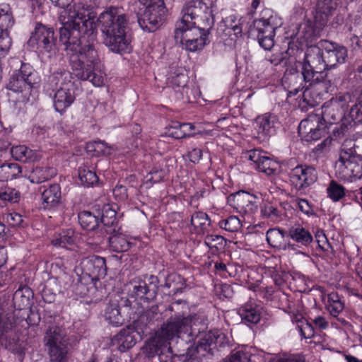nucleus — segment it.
<instances>
[{
	"label": "nucleus",
	"mask_w": 362,
	"mask_h": 362,
	"mask_svg": "<svg viewBox=\"0 0 362 362\" xmlns=\"http://www.w3.org/2000/svg\"><path fill=\"white\" fill-rule=\"evenodd\" d=\"M95 17L92 8L82 2L68 5L65 15L62 16L63 26L59 30V40L70 57L72 73L64 71L52 76L60 83L53 96L54 107L59 113L64 112L76 98L72 74L80 80L90 81L96 87L105 84L106 75L94 48Z\"/></svg>",
	"instance_id": "f257e3e1"
},
{
	"label": "nucleus",
	"mask_w": 362,
	"mask_h": 362,
	"mask_svg": "<svg viewBox=\"0 0 362 362\" xmlns=\"http://www.w3.org/2000/svg\"><path fill=\"white\" fill-rule=\"evenodd\" d=\"M103 43L115 53H128L132 50V40L127 32L128 20L122 11L110 6L98 18Z\"/></svg>",
	"instance_id": "f03ea898"
},
{
	"label": "nucleus",
	"mask_w": 362,
	"mask_h": 362,
	"mask_svg": "<svg viewBox=\"0 0 362 362\" xmlns=\"http://www.w3.org/2000/svg\"><path fill=\"white\" fill-rule=\"evenodd\" d=\"M192 317L184 314H177L171 317L169 321L164 325L160 330L157 332L155 336L151 339L144 346L143 351L148 357H153L158 354L160 362L165 353L171 358V348L169 346V341L173 338L180 337L182 332H187L191 327Z\"/></svg>",
	"instance_id": "7ed1b4c3"
},
{
	"label": "nucleus",
	"mask_w": 362,
	"mask_h": 362,
	"mask_svg": "<svg viewBox=\"0 0 362 362\" xmlns=\"http://www.w3.org/2000/svg\"><path fill=\"white\" fill-rule=\"evenodd\" d=\"M216 0H189L181 10L180 20L177 26H197L207 31L214 25V11Z\"/></svg>",
	"instance_id": "20e7f679"
},
{
	"label": "nucleus",
	"mask_w": 362,
	"mask_h": 362,
	"mask_svg": "<svg viewBox=\"0 0 362 362\" xmlns=\"http://www.w3.org/2000/svg\"><path fill=\"white\" fill-rule=\"evenodd\" d=\"M351 139L342 144L338 160L335 162L336 175L344 181L353 182L362 177V162Z\"/></svg>",
	"instance_id": "39448f33"
},
{
	"label": "nucleus",
	"mask_w": 362,
	"mask_h": 362,
	"mask_svg": "<svg viewBox=\"0 0 362 362\" xmlns=\"http://www.w3.org/2000/svg\"><path fill=\"white\" fill-rule=\"evenodd\" d=\"M325 52L319 46H312L306 49L302 64V76L310 86L322 82L326 77L327 64Z\"/></svg>",
	"instance_id": "423d86ee"
},
{
	"label": "nucleus",
	"mask_w": 362,
	"mask_h": 362,
	"mask_svg": "<svg viewBox=\"0 0 362 362\" xmlns=\"http://www.w3.org/2000/svg\"><path fill=\"white\" fill-rule=\"evenodd\" d=\"M282 25L281 19L268 8L263 10L261 17L253 21L252 33L256 35L259 45L269 50L274 45L276 30Z\"/></svg>",
	"instance_id": "0eeeda50"
},
{
	"label": "nucleus",
	"mask_w": 362,
	"mask_h": 362,
	"mask_svg": "<svg viewBox=\"0 0 362 362\" xmlns=\"http://www.w3.org/2000/svg\"><path fill=\"white\" fill-rule=\"evenodd\" d=\"M41 81L39 74L28 64H23L20 69L11 76L6 88L21 95L23 100H28L33 90L35 89Z\"/></svg>",
	"instance_id": "6e6552de"
},
{
	"label": "nucleus",
	"mask_w": 362,
	"mask_h": 362,
	"mask_svg": "<svg viewBox=\"0 0 362 362\" xmlns=\"http://www.w3.org/2000/svg\"><path fill=\"white\" fill-rule=\"evenodd\" d=\"M207 31L197 26H177L175 30V40L181 44L183 49L190 52H195L204 48L207 43Z\"/></svg>",
	"instance_id": "1a4fd4ad"
},
{
	"label": "nucleus",
	"mask_w": 362,
	"mask_h": 362,
	"mask_svg": "<svg viewBox=\"0 0 362 362\" xmlns=\"http://www.w3.org/2000/svg\"><path fill=\"white\" fill-rule=\"evenodd\" d=\"M350 95L349 94L339 95L332 98L322 107L320 115L325 124H332L339 121L346 107Z\"/></svg>",
	"instance_id": "9d476101"
},
{
	"label": "nucleus",
	"mask_w": 362,
	"mask_h": 362,
	"mask_svg": "<svg viewBox=\"0 0 362 362\" xmlns=\"http://www.w3.org/2000/svg\"><path fill=\"white\" fill-rule=\"evenodd\" d=\"M245 157L251 161V165L267 175H276L280 171V164L260 149H252L245 153Z\"/></svg>",
	"instance_id": "9b49d317"
},
{
	"label": "nucleus",
	"mask_w": 362,
	"mask_h": 362,
	"mask_svg": "<svg viewBox=\"0 0 362 362\" xmlns=\"http://www.w3.org/2000/svg\"><path fill=\"white\" fill-rule=\"evenodd\" d=\"M326 124L318 114H310L298 126V134L306 141H316L325 133Z\"/></svg>",
	"instance_id": "f8f14e48"
},
{
	"label": "nucleus",
	"mask_w": 362,
	"mask_h": 362,
	"mask_svg": "<svg viewBox=\"0 0 362 362\" xmlns=\"http://www.w3.org/2000/svg\"><path fill=\"white\" fill-rule=\"evenodd\" d=\"M149 283L140 278L134 279L129 288V296L136 300L148 302L153 300L158 292V281L153 276L148 279Z\"/></svg>",
	"instance_id": "ddd939ff"
},
{
	"label": "nucleus",
	"mask_w": 362,
	"mask_h": 362,
	"mask_svg": "<svg viewBox=\"0 0 362 362\" xmlns=\"http://www.w3.org/2000/svg\"><path fill=\"white\" fill-rule=\"evenodd\" d=\"M290 181L297 189H303L313 184L317 179L315 168L308 165H297L289 173Z\"/></svg>",
	"instance_id": "4468645a"
},
{
	"label": "nucleus",
	"mask_w": 362,
	"mask_h": 362,
	"mask_svg": "<svg viewBox=\"0 0 362 362\" xmlns=\"http://www.w3.org/2000/svg\"><path fill=\"white\" fill-rule=\"evenodd\" d=\"M320 46L325 52L324 57L327 69L334 68L337 64L346 62L348 52L345 47L328 41L321 42Z\"/></svg>",
	"instance_id": "2eb2a0df"
},
{
	"label": "nucleus",
	"mask_w": 362,
	"mask_h": 362,
	"mask_svg": "<svg viewBox=\"0 0 362 362\" xmlns=\"http://www.w3.org/2000/svg\"><path fill=\"white\" fill-rule=\"evenodd\" d=\"M275 116L271 114H264L258 116L255 122V129L257 138L264 141L275 132Z\"/></svg>",
	"instance_id": "dca6fc26"
},
{
	"label": "nucleus",
	"mask_w": 362,
	"mask_h": 362,
	"mask_svg": "<svg viewBox=\"0 0 362 362\" xmlns=\"http://www.w3.org/2000/svg\"><path fill=\"white\" fill-rule=\"evenodd\" d=\"M165 9H145L142 16L138 18L141 28L147 32H153L162 21V16Z\"/></svg>",
	"instance_id": "f3484780"
},
{
	"label": "nucleus",
	"mask_w": 362,
	"mask_h": 362,
	"mask_svg": "<svg viewBox=\"0 0 362 362\" xmlns=\"http://www.w3.org/2000/svg\"><path fill=\"white\" fill-rule=\"evenodd\" d=\"M137 335L138 333L134 327H127L114 336L112 339V343L120 351L124 352L136 344Z\"/></svg>",
	"instance_id": "a211bd4d"
},
{
	"label": "nucleus",
	"mask_w": 362,
	"mask_h": 362,
	"mask_svg": "<svg viewBox=\"0 0 362 362\" xmlns=\"http://www.w3.org/2000/svg\"><path fill=\"white\" fill-rule=\"evenodd\" d=\"M30 42H36L39 47L49 51L54 45V31L42 24H37L30 37Z\"/></svg>",
	"instance_id": "6ab92c4d"
},
{
	"label": "nucleus",
	"mask_w": 362,
	"mask_h": 362,
	"mask_svg": "<svg viewBox=\"0 0 362 362\" xmlns=\"http://www.w3.org/2000/svg\"><path fill=\"white\" fill-rule=\"evenodd\" d=\"M285 232L279 228H271L267 232V241L270 246L284 250L296 251V245L286 243L284 239Z\"/></svg>",
	"instance_id": "aec40b11"
},
{
	"label": "nucleus",
	"mask_w": 362,
	"mask_h": 362,
	"mask_svg": "<svg viewBox=\"0 0 362 362\" xmlns=\"http://www.w3.org/2000/svg\"><path fill=\"white\" fill-rule=\"evenodd\" d=\"M288 236L298 247H308L313 242V236L310 231L300 224H295L288 228Z\"/></svg>",
	"instance_id": "412c9836"
},
{
	"label": "nucleus",
	"mask_w": 362,
	"mask_h": 362,
	"mask_svg": "<svg viewBox=\"0 0 362 362\" xmlns=\"http://www.w3.org/2000/svg\"><path fill=\"white\" fill-rule=\"evenodd\" d=\"M11 153L15 160L21 162H33L39 160L41 157L40 152L30 149L25 145L13 146Z\"/></svg>",
	"instance_id": "4be33fe9"
},
{
	"label": "nucleus",
	"mask_w": 362,
	"mask_h": 362,
	"mask_svg": "<svg viewBox=\"0 0 362 362\" xmlns=\"http://www.w3.org/2000/svg\"><path fill=\"white\" fill-rule=\"evenodd\" d=\"M61 187L58 184L51 185L42 194L44 208L49 209L57 206L61 200Z\"/></svg>",
	"instance_id": "5701e85b"
},
{
	"label": "nucleus",
	"mask_w": 362,
	"mask_h": 362,
	"mask_svg": "<svg viewBox=\"0 0 362 362\" xmlns=\"http://www.w3.org/2000/svg\"><path fill=\"white\" fill-rule=\"evenodd\" d=\"M104 317L108 323L114 325H121L124 322L119 304L117 302H110L105 307Z\"/></svg>",
	"instance_id": "b1692460"
},
{
	"label": "nucleus",
	"mask_w": 362,
	"mask_h": 362,
	"mask_svg": "<svg viewBox=\"0 0 362 362\" xmlns=\"http://www.w3.org/2000/svg\"><path fill=\"white\" fill-rule=\"evenodd\" d=\"M194 129V127L191 123L175 122L168 129V134L177 139L193 136L195 134H191L190 132Z\"/></svg>",
	"instance_id": "393cba45"
},
{
	"label": "nucleus",
	"mask_w": 362,
	"mask_h": 362,
	"mask_svg": "<svg viewBox=\"0 0 362 362\" xmlns=\"http://www.w3.org/2000/svg\"><path fill=\"white\" fill-rule=\"evenodd\" d=\"M57 174L51 167H36L30 173L28 179L33 183H41L52 178Z\"/></svg>",
	"instance_id": "a878e982"
},
{
	"label": "nucleus",
	"mask_w": 362,
	"mask_h": 362,
	"mask_svg": "<svg viewBox=\"0 0 362 362\" xmlns=\"http://www.w3.org/2000/svg\"><path fill=\"white\" fill-rule=\"evenodd\" d=\"M14 25L11 8L8 4L0 5V35L8 33V30Z\"/></svg>",
	"instance_id": "bb28decb"
},
{
	"label": "nucleus",
	"mask_w": 362,
	"mask_h": 362,
	"mask_svg": "<svg viewBox=\"0 0 362 362\" xmlns=\"http://www.w3.org/2000/svg\"><path fill=\"white\" fill-rule=\"evenodd\" d=\"M31 290L26 286H20L15 291L13 297L14 305L19 310H24L30 305Z\"/></svg>",
	"instance_id": "cd10ccee"
},
{
	"label": "nucleus",
	"mask_w": 362,
	"mask_h": 362,
	"mask_svg": "<svg viewBox=\"0 0 362 362\" xmlns=\"http://www.w3.org/2000/svg\"><path fill=\"white\" fill-rule=\"evenodd\" d=\"M325 307L332 317H337L343 311L344 303L337 293L332 292L327 295Z\"/></svg>",
	"instance_id": "c85d7f7f"
},
{
	"label": "nucleus",
	"mask_w": 362,
	"mask_h": 362,
	"mask_svg": "<svg viewBox=\"0 0 362 362\" xmlns=\"http://www.w3.org/2000/svg\"><path fill=\"white\" fill-rule=\"evenodd\" d=\"M87 263L88 269L93 276L97 278L105 277L107 272L105 258L99 256H93L88 260Z\"/></svg>",
	"instance_id": "c756f323"
},
{
	"label": "nucleus",
	"mask_w": 362,
	"mask_h": 362,
	"mask_svg": "<svg viewBox=\"0 0 362 362\" xmlns=\"http://www.w3.org/2000/svg\"><path fill=\"white\" fill-rule=\"evenodd\" d=\"M66 333L60 327L54 326L50 327L45 337V345L47 346H54L57 344H66Z\"/></svg>",
	"instance_id": "7c9ffc66"
},
{
	"label": "nucleus",
	"mask_w": 362,
	"mask_h": 362,
	"mask_svg": "<svg viewBox=\"0 0 362 362\" xmlns=\"http://www.w3.org/2000/svg\"><path fill=\"white\" fill-rule=\"evenodd\" d=\"M74 231L69 228L54 235L52 244L57 247H67L75 243Z\"/></svg>",
	"instance_id": "2f4dec72"
},
{
	"label": "nucleus",
	"mask_w": 362,
	"mask_h": 362,
	"mask_svg": "<svg viewBox=\"0 0 362 362\" xmlns=\"http://www.w3.org/2000/svg\"><path fill=\"white\" fill-rule=\"evenodd\" d=\"M239 315L243 320L256 324L261 318L259 308L257 306L246 304L239 309Z\"/></svg>",
	"instance_id": "473e14b6"
},
{
	"label": "nucleus",
	"mask_w": 362,
	"mask_h": 362,
	"mask_svg": "<svg viewBox=\"0 0 362 362\" xmlns=\"http://www.w3.org/2000/svg\"><path fill=\"white\" fill-rule=\"evenodd\" d=\"M78 177L81 184L86 187L93 186L99 181L94 168L87 165H83L78 168Z\"/></svg>",
	"instance_id": "72a5a7b5"
},
{
	"label": "nucleus",
	"mask_w": 362,
	"mask_h": 362,
	"mask_svg": "<svg viewBox=\"0 0 362 362\" xmlns=\"http://www.w3.org/2000/svg\"><path fill=\"white\" fill-rule=\"evenodd\" d=\"M113 150V146L103 141H94L87 145V151L95 156H110L112 153Z\"/></svg>",
	"instance_id": "f704fd0d"
},
{
	"label": "nucleus",
	"mask_w": 362,
	"mask_h": 362,
	"mask_svg": "<svg viewBox=\"0 0 362 362\" xmlns=\"http://www.w3.org/2000/svg\"><path fill=\"white\" fill-rule=\"evenodd\" d=\"M217 337L216 333L212 331L199 333L197 337L196 342L197 351H207L208 348L215 343Z\"/></svg>",
	"instance_id": "c9c22d12"
},
{
	"label": "nucleus",
	"mask_w": 362,
	"mask_h": 362,
	"mask_svg": "<svg viewBox=\"0 0 362 362\" xmlns=\"http://www.w3.org/2000/svg\"><path fill=\"white\" fill-rule=\"evenodd\" d=\"M78 221L81 227L87 230L95 229L99 224L98 218L87 211H83L78 214Z\"/></svg>",
	"instance_id": "e433bc0d"
},
{
	"label": "nucleus",
	"mask_w": 362,
	"mask_h": 362,
	"mask_svg": "<svg viewBox=\"0 0 362 362\" xmlns=\"http://www.w3.org/2000/svg\"><path fill=\"white\" fill-rule=\"evenodd\" d=\"M109 241L112 249L118 252L127 251L132 246L129 239L123 234L114 235L110 238Z\"/></svg>",
	"instance_id": "4c0bfd02"
},
{
	"label": "nucleus",
	"mask_w": 362,
	"mask_h": 362,
	"mask_svg": "<svg viewBox=\"0 0 362 362\" xmlns=\"http://www.w3.org/2000/svg\"><path fill=\"white\" fill-rule=\"evenodd\" d=\"M241 202H238L239 211H244L246 213H253L257 209L255 198L249 193L240 192Z\"/></svg>",
	"instance_id": "58836bf2"
},
{
	"label": "nucleus",
	"mask_w": 362,
	"mask_h": 362,
	"mask_svg": "<svg viewBox=\"0 0 362 362\" xmlns=\"http://www.w3.org/2000/svg\"><path fill=\"white\" fill-rule=\"evenodd\" d=\"M48 347L49 355L52 362H63L68 352L66 344H61Z\"/></svg>",
	"instance_id": "ea45409f"
},
{
	"label": "nucleus",
	"mask_w": 362,
	"mask_h": 362,
	"mask_svg": "<svg viewBox=\"0 0 362 362\" xmlns=\"http://www.w3.org/2000/svg\"><path fill=\"white\" fill-rule=\"evenodd\" d=\"M339 5L338 0H318L316 5V11L319 14L325 16V18L322 17V21L332 14Z\"/></svg>",
	"instance_id": "a19ab883"
},
{
	"label": "nucleus",
	"mask_w": 362,
	"mask_h": 362,
	"mask_svg": "<svg viewBox=\"0 0 362 362\" xmlns=\"http://www.w3.org/2000/svg\"><path fill=\"white\" fill-rule=\"evenodd\" d=\"M117 206L115 204L105 205L102 209L101 222L105 226H112L116 220Z\"/></svg>",
	"instance_id": "79ce46f5"
},
{
	"label": "nucleus",
	"mask_w": 362,
	"mask_h": 362,
	"mask_svg": "<svg viewBox=\"0 0 362 362\" xmlns=\"http://www.w3.org/2000/svg\"><path fill=\"white\" fill-rule=\"evenodd\" d=\"M226 29L228 33L232 35L231 32L235 37H239L242 34V28L240 23V19L235 15H230L225 19Z\"/></svg>",
	"instance_id": "37998d69"
},
{
	"label": "nucleus",
	"mask_w": 362,
	"mask_h": 362,
	"mask_svg": "<svg viewBox=\"0 0 362 362\" xmlns=\"http://www.w3.org/2000/svg\"><path fill=\"white\" fill-rule=\"evenodd\" d=\"M327 192L328 197L334 202H337L345 196L344 187L334 180L329 183Z\"/></svg>",
	"instance_id": "c03bdc74"
},
{
	"label": "nucleus",
	"mask_w": 362,
	"mask_h": 362,
	"mask_svg": "<svg viewBox=\"0 0 362 362\" xmlns=\"http://www.w3.org/2000/svg\"><path fill=\"white\" fill-rule=\"evenodd\" d=\"M165 175L163 169L153 168L145 177V184L151 187L154 183L160 182Z\"/></svg>",
	"instance_id": "a18cd8bd"
},
{
	"label": "nucleus",
	"mask_w": 362,
	"mask_h": 362,
	"mask_svg": "<svg viewBox=\"0 0 362 362\" xmlns=\"http://www.w3.org/2000/svg\"><path fill=\"white\" fill-rule=\"evenodd\" d=\"M1 171L4 173L6 180H13L19 175L22 170L18 164L9 163L1 166Z\"/></svg>",
	"instance_id": "49530a36"
},
{
	"label": "nucleus",
	"mask_w": 362,
	"mask_h": 362,
	"mask_svg": "<svg viewBox=\"0 0 362 362\" xmlns=\"http://www.w3.org/2000/svg\"><path fill=\"white\" fill-rule=\"evenodd\" d=\"M221 228L230 232L237 231L241 227L240 221L236 216H232L219 222Z\"/></svg>",
	"instance_id": "de8ad7c7"
},
{
	"label": "nucleus",
	"mask_w": 362,
	"mask_h": 362,
	"mask_svg": "<svg viewBox=\"0 0 362 362\" xmlns=\"http://www.w3.org/2000/svg\"><path fill=\"white\" fill-rule=\"evenodd\" d=\"M0 199L4 201L16 203L19 200V192L13 188H4L0 191Z\"/></svg>",
	"instance_id": "09e8293b"
},
{
	"label": "nucleus",
	"mask_w": 362,
	"mask_h": 362,
	"mask_svg": "<svg viewBox=\"0 0 362 362\" xmlns=\"http://www.w3.org/2000/svg\"><path fill=\"white\" fill-rule=\"evenodd\" d=\"M208 221V215L202 211L195 212L191 217V223L195 228H202Z\"/></svg>",
	"instance_id": "8fccbe9b"
},
{
	"label": "nucleus",
	"mask_w": 362,
	"mask_h": 362,
	"mask_svg": "<svg viewBox=\"0 0 362 362\" xmlns=\"http://www.w3.org/2000/svg\"><path fill=\"white\" fill-rule=\"evenodd\" d=\"M11 46V39L8 33L0 35V59L4 58L8 54Z\"/></svg>",
	"instance_id": "3c124183"
},
{
	"label": "nucleus",
	"mask_w": 362,
	"mask_h": 362,
	"mask_svg": "<svg viewBox=\"0 0 362 362\" xmlns=\"http://www.w3.org/2000/svg\"><path fill=\"white\" fill-rule=\"evenodd\" d=\"M250 355L243 351H238L232 353L223 362H250Z\"/></svg>",
	"instance_id": "603ef678"
},
{
	"label": "nucleus",
	"mask_w": 362,
	"mask_h": 362,
	"mask_svg": "<svg viewBox=\"0 0 362 362\" xmlns=\"http://www.w3.org/2000/svg\"><path fill=\"white\" fill-rule=\"evenodd\" d=\"M269 362H305L303 356L300 354L284 355L272 358Z\"/></svg>",
	"instance_id": "864d4df0"
},
{
	"label": "nucleus",
	"mask_w": 362,
	"mask_h": 362,
	"mask_svg": "<svg viewBox=\"0 0 362 362\" xmlns=\"http://www.w3.org/2000/svg\"><path fill=\"white\" fill-rule=\"evenodd\" d=\"M298 329L300 335L305 339H310L315 334L313 325L308 321H305V322L298 325Z\"/></svg>",
	"instance_id": "5fc2aeb1"
},
{
	"label": "nucleus",
	"mask_w": 362,
	"mask_h": 362,
	"mask_svg": "<svg viewBox=\"0 0 362 362\" xmlns=\"http://www.w3.org/2000/svg\"><path fill=\"white\" fill-rule=\"evenodd\" d=\"M187 82V77L184 74H178L169 78V83L173 88L184 87Z\"/></svg>",
	"instance_id": "6e6d98bb"
},
{
	"label": "nucleus",
	"mask_w": 362,
	"mask_h": 362,
	"mask_svg": "<svg viewBox=\"0 0 362 362\" xmlns=\"http://www.w3.org/2000/svg\"><path fill=\"white\" fill-rule=\"evenodd\" d=\"M139 2L146 6V9L157 8L165 9L164 0H139Z\"/></svg>",
	"instance_id": "4d7b16f0"
},
{
	"label": "nucleus",
	"mask_w": 362,
	"mask_h": 362,
	"mask_svg": "<svg viewBox=\"0 0 362 362\" xmlns=\"http://www.w3.org/2000/svg\"><path fill=\"white\" fill-rule=\"evenodd\" d=\"M6 219L8 223L13 227L19 226L23 222L21 215L16 212L7 214Z\"/></svg>",
	"instance_id": "13d9d810"
},
{
	"label": "nucleus",
	"mask_w": 362,
	"mask_h": 362,
	"mask_svg": "<svg viewBox=\"0 0 362 362\" xmlns=\"http://www.w3.org/2000/svg\"><path fill=\"white\" fill-rule=\"evenodd\" d=\"M298 209L305 214L310 215L313 214V209L308 200L298 199L296 200Z\"/></svg>",
	"instance_id": "bf43d9fd"
},
{
	"label": "nucleus",
	"mask_w": 362,
	"mask_h": 362,
	"mask_svg": "<svg viewBox=\"0 0 362 362\" xmlns=\"http://www.w3.org/2000/svg\"><path fill=\"white\" fill-rule=\"evenodd\" d=\"M223 241V237L218 235H208L205 237L204 243L209 247H215L216 245L215 243H218V244H221Z\"/></svg>",
	"instance_id": "052dcab7"
},
{
	"label": "nucleus",
	"mask_w": 362,
	"mask_h": 362,
	"mask_svg": "<svg viewBox=\"0 0 362 362\" xmlns=\"http://www.w3.org/2000/svg\"><path fill=\"white\" fill-rule=\"evenodd\" d=\"M299 33L303 34V37L306 40L310 39L313 35V28L310 22H306L303 25H301L299 28Z\"/></svg>",
	"instance_id": "680f3d73"
},
{
	"label": "nucleus",
	"mask_w": 362,
	"mask_h": 362,
	"mask_svg": "<svg viewBox=\"0 0 362 362\" xmlns=\"http://www.w3.org/2000/svg\"><path fill=\"white\" fill-rule=\"evenodd\" d=\"M113 195L119 201H124L127 197V189L123 186H116L113 189Z\"/></svg>",
	"instance_id": "e2e57ef3"
},
{
	"label": "nucleus",
	"mask_w": 362,
	"mask_h": 362,
	"mask_svg": "<svg viewBox=\"0 0 362 362\" xmlns=\"http://www.w3.org/2000/svg\"><path fill=\"white\" fill-rule=\"evenodd\" d=\"M241 201L240 192L230 194L227 199L228 204L237 210H239L238 202H241Z\"/></svg>",
	"instance_id": "0e129e2a"
},
{
	"label": "nucleus",
	"mask_w": 362,
	"mask_h": 362,
	"mask_svg": "<svg viewBox=\"0 0 362 362\" xmlns=\"http://www.w3.org/2000/svg\"><path fill=\"white\" fill-rule=\"evenodd\" d=\"M188 157L191 162L198 163L202 157V151L200 148H194L188 153Z\"/></svg>",
	"instance_id": "69168bd1"
},
{
	"label": "nucleus",
	"mask_w": 362,
	"mask_h": 362,
	"mask_svg": "<svg viewBox=\"0 0 362 362\" xmlns=\"http://www.w3.org/2000/svg\"><path fill=\"white\" fill-rule=\"evenodd\" d=\"M312 321L315 326L320 329H325L328 327V322L321 315L315 317Z\"/></svg>",
	"instance_id": "338daca9"
},
{
	"label": "nucleus",
	"mask_w": 362,
	"mask_h": 362,
	"mask_svg": "<svg viewBox=\"0 0 362 362\" xmlns=\"http://www.w3.org/2000/svg\"><path fill=\"white\" fill-rule=\"evenodd\" d=\"M332 140L329 138H327L324 139L320 144H319L315 148V152L316 153H320L323 151L328 149L331 144Z\"/></svg>",
	"instance_id": "774afa93"
}]
</instances>
